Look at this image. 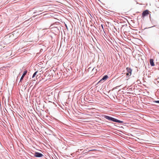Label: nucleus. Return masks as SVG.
<instances>
[{"label": "nucleus", "mask_w": 159, "mask_h": 159, "mask_svg": "<svg viewBox=\"0 0 159 159\" xmlns=\"http://www.w3.org/2000/svg\"><path fill=\"white\" fill-rule=\"evenodd\" d=\"M104 118L108 120H111L112 121L119 123H121L122 122V121L121 120H118L116 119H115L114 118L107 116H104Z\"/></svg>", "instance_id": "obj_1"}, {"label": "nucleus", "mask_w": 159, "mask_h": 159, "mask_svg": "<svg viewBox=\"0 0 159 159\" xmlns=\"http://www.w3.org/2000/svg\"><path fill=\"white\" fill-rule=\"evenodd\" d=\"M43 156V155L41 153L36 152L34 154V156L38 157H42Z\"/></svg>", "instance_id": "obj_2"}, {"label": "nucleus", "mask_w": 159, "mask_h": 159, "mask_svg": "<svg viewBox=\"0 0 159 159\" xmlns=\"http://www.w3.org/2000/svg\"><path fill=\"white\" fill-rule=\"evenodd\" d=\"M148 10H146L144 11L142 13V16L143 17L146 16L148 15Z\"/></svg>", "instance_id": "obj_3"}, {"label": "nucleus", "mask_w": 159, "mask_h": 159, "mask_svg": "<svg viewBox=\"0 0 159 159\" xmlns=\"http://www.w3.org/2000/svg\"><path fill=\"white\" fill-rule=\"evenodd\" d=\"M108 77L107 75H105L100 80V81H104L106 80L108 78Z\"/></svg>", "instance_id": "obj_4"}, {"label": "nucleus", "mask_w": 159, "mask_h": 159, "mask_svg": "<svg viewBox=\"0 0 159 159\" xmlns=\"http://www.w3.org/2000/svg\"><path fill=\"white\" fill-rule=\"evenodd\" d=\"M27 73V70H25V71H24V73H23L22 75V76L20 78V81H21L23 79L24 77L26 75Z\"/></svg>", "instance_id": "obj_5"}, {"label": "nucleus", "mask_w": 159, "mask_h": 159, "mask_svg": "<svg viewBox=\"0 0 159 159\" xmlns=\"http://www.w3.org/2000/svg\"><path fill=\"white\" fill-rule=\"evenodd\" d=\"M150 63L151 66H154L155 65L153 62V60L152 59H151L150 60Z\"/></svg>", "instance_id": "obj_6"}, {"label": "nucleus", "mask_w": 159, "mask_h": 159, "mask_svg": "<svg viewBox=\"0 0 159 159\" xmlns=\"http://www.w3.org/2000/svg\"><path fill=\"white\" fill-rule=\"evenodd\" d=\"M126 69L127 72L129 73L130 74V75H131L132 70L130 68H127Z\"/></svg>", "instance_id": "obj_7"}, {"label": "nucleus", "mask_w": 159, "mask_h": 159, "mask_svg": "<svg viewBox=\"0 0 159 159\" xmlns=\"http://www.w3.org/2000/svg\"><path fill=\"white\" fill-rule=\"evenodd\" d=\"M133 54H134V55H135V58L136 59H138V60H139V54H135V52H133Z\"/></svg>", "instance_id": "obj_8"}, {"label": "nucleus", "mask_w": 159, "mask_h": 159, "mask_svg": "<svg viewBox=\"0 0 159 159\" xmlns=\"http://www.w3.org/2000/svg\"><path fill=\"white\" fill-rule=\"evenodd\" d=\"M37 73V71H36L35 72L34 74L33 75V76H32V78H33L34 77H35V76L36 75V74Z\"/></svg>", "instance_id": "obj_9"}, {"label": "nucleus", "mask_w": 159, "mask_h": 159, "mask_svg": "<svg viewBox=\"0 0 159 159\" xmlns=\"http://www.w3.org/2000/svg\"><path fill=\"white\" fill-rule=\"evenodd\" d=\"M126 75H130V74L129 73H127Z\"/></svg>", "instance_id": "obj_10"}, {"label": "nucleus", "mask_w": 159, "mask_h": 159, "mask_svg": "<svg viewBox=\"0 0 159 159\" xmlns=\"http://www.w3.org/2000/svg\"><path fill=\"white\" fill-rule=\"evenodd\" d=\"M155 102L159 103V101H157Z\"/></svg>", "instance_id": "obj_11"}, {"label": "nucleus", "mask_w": 159, "mask_h": 159, "mask_svg": "<svg viewBox=\"0 0 159 159\" xmlns=\"http://www.w3.org/2000/svg\"><path fill=\"white\" fill-rule=\"evenodd\" d=\"M141 115V114H140V116H139V117H142V116H140V115Z\"/></svg>", "instance_id": "obj_12"}, {"label": "nucleus", "mask_w": 159, "mask_h": 159, "mask_svg": "<svg viewBox=\"0 0 159 159\" xmlns=\"http://www.w3.org/2000/svg\"><path fill=\"white\" fill-rule=\"evenodd\" d=\"M94 70V68H93V69L92 71H93Z\"/></svg>", "instance_id": "obj_13"}, {"label": "nucleus", "mask_w": 159, "mask_h": 159, "mask_svg": "<svg viewBox=\"0 0 159 159\" xmlns=\"http://www.w3.org/2000/svg\"><path fill=\"white\" fill-rule=\"evenodd\" d=\"M141 142H143V141H141Z\"/></svg>", "instance_id": "obj_14"}, {"label": "nucleus", "mask_w": 159, "mask_h": 159, "mask_svg": "<svg viewBox=\"0 0 159 159\" xmlns=\"http://www.w3.org/2000/svg\"><path fill=\"white\" fill-rule=\"evenodd\" d=\"M91 151V150H90L89 151Z\"/></svg>", "instance_id": "obj_15"}]
</instances>
